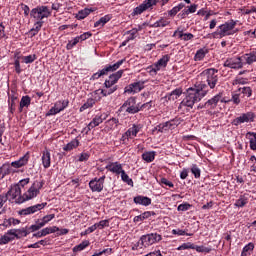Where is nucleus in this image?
<instances>
[{
  "label": "nucleus",
  "mask_w": 256,
  "mask_h": 256,
  "mask_svg": "<svg viewBox=\"0 0 256 256\" xmlns=\"http://www.w3.org/2000/svg\"><path fill=\"white\" fill-rule=\"evenodd\" d=\"M29 105H31V97H29L28 95L23 96L20 100L19 112L22 113L23 108L24 107H29Z\"/></svg>",
  "instance_id": "obj_35"
},
{
  "label": "nucleus",
  "mask_w": 256,
  "mask_h": 256,
  "mask_svg": "<svg viewBox=\"0 0 256 256\" xmlns=\"http://www.w3.org/2000/svg\"><path fill=\"white\" fill-rule=\"evenodd\" d=\"M28 229L31 233H35V231H39V229H43V224L41 223V221L38 220L36 224L31 225Z\"/></svg>",
  "instance_id": "obj_51"
},
{
  "label": "nucleus",
  "mask_w": 256,
  "mask_h": 256,
  "mask_svg": "<svg viewBox=\"0 0 256 256\" xmlns=\"http://www.w3.org/2000/svg\"><path fill=\"white\" fill-rule=\"evenodd\" d=\"M182 121H183L182 118L175 117L174 119H171L170 121L165 122L167 131H169V129H175V127H179Z\"/></svg>",
  "instance_id": "obj_26"
},
{
  "label": "nucleus",
  "mask_w": 256,
  "mask_h": 256,
  "mask_svg": "<svg viewBox=\"0 0 256 256\" xmlns=\"http://www.w3.org/2000/svg\"><path fill=\"white\" fill-rule=\"evenodd\" d=\"M117 89H118L117 85L105 87L104 89L101 90V95H103V97H109V95H113V93H115V91H117Z\"/></svg>",
  "instance_id": "obj_37"
},
{
  "label": "nucleus",
  "mask_w": 256,
  "mask_h": 256,
  "mask_svg": "<svg viewBox=\"0 0 256 256\" xmlns=\"http://www.w3.org/2000/svg\"><path fill=\"white\" fill-rule=\"evenodd\" d=\"M219 70L208 68L200 73L195 88H188L186 97L180 103V107L193 109L195 103H199L211 89L217 87L219 83Z\"/></svg>",
  "instance_id": "obj_1"
},
{
  "label": "nucleus",
  "mask_w": 256,
  "mask_h": 256,
  "mask_svg": "<svg viewBox=\"0 0 256 256\" xmlns=\"http://www.w3.org/2000/svg\"><path fill=\"white\" fill-rule=\"evenodd\" d=\"M79 145H80L79 139L75 138L71 142H69L66 146L63 147V151H73V149H77Z\"/></svg>",
  "instance_id": "obj_34"
},
{
  "label": "nucleus",
  "mask_w": 256,
  "mask_h": 256,
  "mask_svg": "<svg viewBox=\"0 0 256 256\" xmlns=\"http://www.w3.org/2000/svg\"><path fill=\"white\" fill-rule=\"evenodd\" d=\"M145 89V81H138L129 84V86L125 89V93H140Z\"/></svg>",
  "instance_id": "obj_16"
},
{
  "label": "nucleus",
  "mask_w": 256,
  "mask_h": 256,
  "mask_svg": "<svg viewBox=\"0 0 256 256\" xmlns=\"http://www.w3.org/2000/svg\"><path fill=\"white\" fill-rule=\"evenodd\" d=\"M103 75H107L104 68L102 70H99L98 72L94 73L91 76L90 80L91 81H96V79H100V77H103Z\"/></svg>",
  "instance_id": "obj_55"
},
{
  "label": "nucleus",
  "mask_w": 256,
  "mask_h": 256,
  "mask_svg": "<svg viewBox=\"0 0 256 256\" xmlns=\"http://www.w3.org/2000/svg\"><path fill=\"white\" fill-rule=\"evenodd\" d=\"M121 175V179L124 183H127V185H133V179H131L129 177V175H127V173L125 172V170L120 174Z\"/></svg>",
  "instance_id": "obj_52"
},
{
  "label": "nucleus",
  "mask_w": 256,
  "mask_h": 256,
  "mask_svg": "<svg viewBox=\"0 0 256 256\" xmlns=\"http://www.w3.org/2000/svg\"><path fill=\"white\" fill-rule=\"evenodd\" d=\"M29 159H31V153L26 152L18 160L13 161L11 163H9V162L4 163L0 167V181L5 179V177H7V175H11V173H17V171L13 170V169H21V167H25L26 165H28Z\"/></svg>",
  "instance_id": "obj_3"
},
{
  "label": "nucleus",
  "mask_w": 256,
  "mask_h": 256,
  "mask_svg": "<svg viewBox=\"0 0 256 256\" xmlns=\"http://www.w3.org/2000/svg\"><path fill=\"white\" fill-rule=\"evenodd\" d=\"M153 107V100H150L149 102H146L144 104H139V109L140 111H144V109H147L149 111V109H151Z\"/></svg>",
  "instance_id": "obj_59"
},
{
  "label": "nucleus",
  "mask_w": 256,
  "mask_h": 256,
  "mask_svg": "<svg viewBox=\"0 0 256 256\" xmlns=\"http://www.w3.org/2000/svg\"><path fill=\"white\" fill-rule=\"evenodd\" d=\"M29 231L26 228L16 229L15 239H22V237H27Z\"/></svg>",
  "instance_id": "obj_45"
},
{
  "label": "nucleus",
  "mask_w": 256,
  "mask_h": 256,
  "mask_svg": "<svg viewBox=\"0 0 256 256\" xmlns=\"http://www.w3.org/2000/svg\"><path fill=\"white\" fill-rule=\"evenodd\" d=\"M141 129H143V126L141 124H133L132 127H130L126 131V136L130 137V139H135V137H137L138 133L141 132Z\"/></svg>",
  "instance_id": "obj_20"
},
{
  "label": "nucleus",
  "mask_w": 256,
  "mask_h": 256,
  "mask_svg": "<svg viewBox=\"0 0 256 256\" xmlns=\"http://www.w3.org/2000/svg\"><path fill=\"white\" fill-rule=\"evenodd\" d=\"M194 251H197V253H211L212 249L211 247L206 246H198L194 244Z\"/></svg>",
  "instance_id": "obj_47"
},
{
  "label": "nucleus",
  "mask_w": 256,
  "mask_h": 256,
  "mask_svg": "<svg viewBox=\"0 0 256 256\" xmlns=\"http://www.w3.org/2000/svg\"><path fill=\"white\" fill-rule=\"evenodd\" d=\"M249 203V194H243L235 202V207H245Z\"/></svg>",
  "instance_id": "obj_32"
},
{
  "label": "nucleus",
  "mask_w": 256,
  "mask_h": 256,
  "mask_svg": "<svg viewBox=\"0 0 256 256\" xmlns=\"http://www.w3.org/2000/svg\"><path fill=\"white\" fill-rule=\"evenodd\" d=\"M156 213L154 211H146L138 216H135L133 219L134 223H140L141 221H145L146 219H149L151 216H155Z\"/></svg>",
  "instance_id": "obj_24"
},
{
  "label": "nucleus",
  "mask_w": 256,
  "mask_h": 256,
  "mask_svg": "<svg viewBox=\"0 0 256 256\" xmlns=\"http://www.w3.org/2000/svg\"><path fill=\"white\" fill-rule=\"evenodd\" d=\"M163 241V236L157 232H151L148 234H144L138 240L136 247L143 249V247H151V245H157V243H161Z\"/></svg>",
  "instance_id": "obj_5"
},
{
  "label": "nucleus",
  "mask_w": 256,
  "mask_h": 256,
  "mask_svg": "<svg viewBox=\"0 0 256 256\" xmlns=\"http://www.w3.org/2000/svg\"><path fill=\"white\" fill-rule=\"evenodd\" d=\"M45 207H47V202L29 206L27 208L20 210L19 215H23L24 217H27V215H33L34 213H37V211H41L42 209H45Z\"/></svg>",
  "instance_id": "obj_14"
},
{
  "label": "nucleus",
  "mask_w": 256,
  "mask_h": 256,
  "mask_svg": "<svg viewBox=\"0 0 256 256\" xmlns=\"http://www.w3.org/2000/svg\"><path fill=\"white\" fill-rule=\"evenodd\" d=\"M159 3V0H144L139 6L133 9L132 17L136 15H141L145 11H153L155 5Z\"/></svg>",
  "instance_id": "obj_9"
},
{
  "label": "nucleus",
  "mask_w": 256,
  "mask_h": 256,
  "mask_svg": "<svg viewBox=\"0 0 256 256\" xmlns=\"http://www.w3.org/2000/svg\"><path fill=\"white\" fill-rule=\"evenodd\" d=\"M57 113H61V109L57 107H52L47 113L46 117H51L52 115H57Z\"/></svg>",
  "instance_id": "obj_61"
},
{
  "label": "nucleus",
  "mask_w": 256,
  "mask_h": 256,
  "mask_svg": "<svg viewBox=\"0 0 256 256\" xmlns=\"http://www.w3.org/2000/svg\"><path fill=\"white\" fill-rule=\"evenodd\" d=\"M101 118H98V116H95L92 121L88 124V131H91L92 129H95V127H99L101 125Z\"/></svg>",
  "instance_id": "obj_42"
},
{
  "label": "nucleus",
  "mask_w": 256,
  "mask_h": 256,
  "mask_svg": "<svg viewBox=\"0 0 256 256\" xmlns=\"http://www.w3.org/2000/svg\"><path fill=\"white\" fill-rule=\"evenodd\" d=\"M95 224L97 229H105V227H109V220H102Z\"/></svg>",
  "instance_id": "obj_62"
},
{
  "label": "nucleus",
  "mask_w": 256,
  "mask_h": 256,
  "mask_svg": "<svg viewBox=\"0 0 256 256\" xmlns=\"http://www.w3.org/2000/svg\"><path fill=\"white\" fill-rule=\"evenodd\" d=\"M105 169L110 171V173H114V175H121L123 170V164L119 162H110L106 165Z\"/></svg>",
  "instance_id": "obj_17"
},
{
  "label": "nucleus",
  "mask_w": 256,
  "mask_h": 256,
  "mask_svg": "<svg viewBox=\"0 0 256 256\" xmlns=\"http://www.w3.org/2000/svg\"><path fill=\"white\" fill-rule=\"evenodd\" d=\"M159 183H161V185H166V187H170L171 189L175 187V184H173V182L169 181L167 178H161Z\"/></svg>",
  "instance_id": "obj_60"
},
{
  "label": "nucleus",
  "mask_w": 256,
  "mask_h": 256,
  "mask_svg": "<svg viewBox=\"0 0 256 256\" xmlns=\"http://www.w3.org/2000/svg\"><path fill=\"white\" fill-rule=\"evenodd\" d=\"M190 171H191L192 175H194L195 179H200L201 169L199 168V166L197 164H192Z\"/></svg>",
  "instance_id": "obj_44"
},
{
  "label": "nucleus",
  "mask_w": 256,
  "mask_h": 256,
  "mask_svg": "<svg viewBox=\"0 0 256 256\" xmlns=\"http://www.w3.org/2000/svg\"><path fill=\"white\" fill-rule=\"evenodd\" d=\"M219 103H227V98L223 97V93H218L204 104H199L198 109H208V111H213L217 108Z\"/></svg>",
  "instance_id": "obj_7"
},
{
  "label": "nucleus",
  "mask_w": 256,
  "mask_h": 256,
  "mask_svg": "<svg viewBox=\"0 0 256 256\" xmlns=\"http://www.w3.org/2000/svg\"><path fill=\"white\" fill-rule=\"evenodd\" d=\"M226 103H233L234 105H239L241 103L240 94H233L231 99H226Z\"/></svg>",
  "instance_id": "obj_50"
},
{
  "label": "nucleus",
  "mask_w": 256,
  "mask_h": 256,
  "mask_svg": "<svg viewBox=\"0 0 256 256\" xmlns=\"http://www.w3.org/2000/svg\"><path fill=\"white\" fill-rule=\"evenodd\" d=\"M94 11V8H85L83 10L78 11L76 17L79 21H82V19L89 17V15H91V13H93Z\"/></svg>",
  "instance_id": "obj_28"
},
{
  "label": "nucleus",
  "mask_w": 256,
  "mask_h": 256,
  "mask_svg": "<svg viewBox=\"0 0 256 256\" xmlns=\"http://www.w3.org/2000/svg\"><path fill=\"white\" fill-rule=\"evenodd\" d=\"M169 61H171V56L169 54L163 55L158 61V65L161 66L163 69L167 67Z\"/></svg>",
  "instance_id": "obj_40"
},
{
  "label": "nucleus",
  "mask_w": 256,
  "mask_h": 256,
  "mask_svg": "<svg viewBox=\"0 0 256 256\" xmlns=\"http://www.w3.org/2000/svg\"><path fill=\"white\" fill-rule=\"evenodd\" d=\"M126 35H129L127 38L128 41H133L134 39H137V30H134V28L132 30H128Z\"/></svg>",
  "instance_id": "obj_58"
},
{
  "label": "nucleus",
  "mask_w": 256,
  "mask_h": 256,
  "mask_svg": "<svg viewBox=\"0 0 256 256\" xmlns=\"http://www.w3.org/2000/svg\"><path fill=\"white\" fill-rule=\"evenodd\" d=\"M253 63H256V48H253L249 53L242 56H232L226 58L223 63V67L239 71V69H243L245 65H253Z\"/></svg>",
  "instance_id": "obj_2"
},
{
  "label": "nucleus",
  "mask_w": 256,
  "mask_h": 256,
  "mask_svg": "<svg viewBox=\"0 0 256 256\" xmlns=\"http://www.w3.org/2000/svg\"><path fill=\"white\" fill-rule=\"evenodd\" d=\"M112 19H113V15L107 14L101 17L98 21H96L94 23V27H105V25H107V23H109V21H111Z\"/></svg>",
  "instance_id": "obj_25"
},
{
  "label": "nucleus",
  "mask_w": 256,
  "mask_h": 256,
  "mask_svg": "<svg viewBox=\"0 0 256 256\" xmlns=\"http://www.w3.org/2000/svg\"><path fill=\"white\" fill-rule=\"evenodd\" d=\"M253 121H255V113L247 112L233 119L231 123L234 127H239V125H243V123H253Z\"/></svg>",
  "instance_id": "obj_11"
},
{
  "label": "nucleus",
  "mask_w": 256,
  "mask_h": 256,
  "mask_svg": "<svg viewBox=\"0 0 256 256\" xmlns=\"http://www.w3.org/2000/svg\"><path fill=\"white\" fill-rule=\"evenodd\" d=\"M171 23L167 18L161 17L158 21H156L154 24H152L150 27L157 29L159 27H167Z\"/></svg>",
  "instance_id": "obj_36"
},
{
  "label": "nucleus",
  "mask_w": 256,
  "mask_h": 256,
  "mask_svg": "<svg viewBox=\"0 0 256 256\" xmlns=\"http://www.w3.org/2000/svg\"><path fill=\"white\" fill-rule=\"evenodd\" d=\"M122 109H125L126 113H129L130 115H135L136 113H139L140 108L139 103L137 104V98H128L122 105Z\"/></svg>",
  "instance_id": "obj_10"
},
{
  "label": "nucleus",
  "mask_w": 256,
  "mask_h": 256,
  "mask_svg": "<svg viewBox=\"0 0 256 256\" xmlns=\"http://www.w3.org/2000/svg\"><path fill=\"white\" fill-rule=\"evenodd\" d=\"M14 240H15V237H11L7 234H4L0 238V245H7V243H11V241H14Z\"/></svg>",
  "instance_id": "obj_49"
},
{
  "label": "nucleus",
  "mask_w": 256,
  "mask_h": 256,
  "mask_svg": "<svg viewBox=\"0 0 256 256\" xmlns=\"http://www.w3.org/2000/svg\"><path fill=\"white\" fill-rule=\"evenodd\" d=\"M192 207H193V205H191L187 202H184V203L178 205L177 211H189V209H191Z\"/></svg>",
  "instance_id": "obj_56"
},
{
  "label": "nucleus",
  "mask_w": 256,
  "mask_h": 256,
  "mask_svg": "<svg viewBox=\"0 0 256 256\" xmlns=\"http://www.w3.org/2000/svg\"><path fill=\"white\" fill-rule=\"evenodd\" d=\"M12 94H8L9 100H8V109L11 113V115H13L15 113V107L17 105V100L19 99V97L16 96L15 91H11Z\"/></svg>",
  "instance_id": "obj_19"
},
{
  "label": "nucleus",
  "mask_w": 256,
  "mask_h": 256,
  "mask_svg": "<svg viewBox=\"0 0 256 256\" xmlns=\"http://www.w3.org/2000/svg\"><path fill=\"white\" fill-rule=\"evenodd\" d=\"M247 139H249L250 149L252 151H256V133L255 132H247Z\"/></svg>",
  "instance_id": "obj_33"
},
{
  "label": "nucleus",
  "mask_w": 256,
  "mask_h": 256,
  "mask_svg": "<svg viewBox=\"0 0 256 256\" xmlns=\"http://www.w3.org/2000/svg\"><path fill=\"white\" fill-rule=\"evenodd\" d=\"M123 73H125V70H119L112 75L108 77V79L105 80L104 82V87H113L119 81L121 77H123Z\"/></svg>",
  "instance_id": "obj_15"
},
{
  "label": "nucleus",
  "mask_w": 256,
  "mask_h": 256,
  "mask_svg": "<svg viewBox=\"0 0 256 256\" xmlns=\"http://www.w3.org/2000/svg\"><path fill=\"white\" fill-rule=\"evenodd\" d=\"M105 185V176L94 178L89 182V187L93 193H101Z\"/></svg>",
  "instance_id": "obj_13"
},
{
  "label": "nucleus",
  "mask_w": 256,
  "mask_h": 256,
  "mask_svg": "<svg viewBox=\"0 0 256 256\" xmlns=\"http://www.w3.org/2000/svg\"><path fill=\"white\" fill-rule=\"evenodd\" d=\"M92 33L91 32H84L82 35L77 36L79 41H87V39H89V37H92Z\"/></svg>",
  "instance_id": "obj_63"
},
{
  "label": "nucleus",
  "mask_w": 256,
  "mask_h": 256,
  "mask_svg": "<svg viewBox=\"0 0 256 256\" xmlns=\"http://www.w3.org/2000/svg\"><path fill=\"white\" fill-rule=\"evenodd\" d=\"M207 53H209V48H207V47H203V48L197 50V52L194 56V60L195 61H203V59H205V55H207Z\"/></svg>",
  "instance_id": "obj_29"
},
{
  "label": "nucleus",
  "mask_w": 256,
  "mask_h": 256,
  "mask_svg": "<svg viewBox=\"0 0 256 256\" xmlns=\"http://www.w3.org/2000/svg\"><path fill=\"white\" fill-rule=\"evenodd\" d=\"M184 7L185 5L183 3H180L179 5L173 7L171 10L168 11L169 17H175V15H177V13H179V11H181V9H183Z\"/></svg>",
  "instance_id": "obj_43"
},
{
  "label": "nucleus",
  "mask_w": 256,
  "mask_h": 256,
  "mask_svg": "<svg viewBox=\"0 0 256 256\" xmlns=\"http://www.w3.org/2000/svg\"><path fill=\"white\" fill-rule=\"evenodd\" d=\"M180 95H183V90L181 88H176L166 95V99H168V101H175Z\"/></svg>",
  "instance_id": "obj_31"
},
{
  "label": "nucleus",
  "mask_w": 256,
  "mask_h": 256,
  "mask_svg": "<svg viewBox=\"0 0 256 256\" xmlns=\"http://www.w3.org/2000/svg\"><path fill=\"white\" fill-rule=\"evenodd\" d=\"M237 26V21L230 20L221 24L215 32L212 33L213 39H223V37H229L230 35H235V27Z\"/></svg>",
  "instance_id": "obj_4"
},
{
  "label": "nucleus",
  "mask_w": 256,
  "mask_h": 256,
  "mask_svg": "<svg viewBox=\"0 0 256 256\" xmlns=\"http://www.w3.org/2000/svg\"><path fill=\"white\" fill-rule=\"evenodd\" d=\"M59 231V227H46L41 230L42 236L47 237V235H51V233H57Z\"/></svg>",
  "instance_id": "obj_41"
},
{
  "label": "nucleus",
  "mask_w": 256,
  "mask_h": 256,
  "mask_svg": "<svg viewBox=\"0 0 256 256\" xmlns=\"http://www.w3.org/2000/svg\"><path fill=\"white\" fill-rule=\"evenodd\" d=\"M41 189H43V181L36 180L27 192L23 194V197L18 199V203H25V201H30V199H35L39 195Z\"/></svg>",
  "instance_id": "obj_6"
},
{
  "label": "nucleus",
  "mask_w": 256,
  "mask_h": 256,
  "mask_svg": "<svg viewBox=\"0 0 256 256\" xmlns=\"http://www.w3.org/2000/svg\"><path fill=\"white\" fill-rule=\"evenodd\" d=\"M254 249H255V244L253 242H249L247 245L243 247L240 256H249L253 253Z\"/></svg>",
  "instance_id": "obj_30"
},
{
  "label": "nucleus",
  "mask_w": 256,
  "mask_h": 256,
  "mask_svg": "<svg viewBox=\"0 0 256 256\" xmlns=\"http://www.w3.org/2000/svg\"><path fill=\"white\" fill-rule=\"evenodd\" d=\"M42 165L44 169H49L51 167V152L47 148L42 152Z\"/></svg>",
  "instance_id": "obj_22"
},
{
  "label": "nucleus",
  "mask_w": 256,
  "mask_h": 256,
  "mask_svg": "<svg viewBox=\"0 0 256 256\" xmlns=\"http://www.w3.org/2000/svg\"><path fill=\"white\" fill-rule=\"evenodd\" d=\"M238 91L243 95V97H247V99L253 95V89L249 86L240 87L238 88Z\"/></svg>",
  "instance_id": "obj_38"
},
{
  "label": "nucleus",
  "mask_w": 256,
  "mask_h": 256,
  "mask_svg": "<svg viewBox=\"0 0 256 256\" xmlns=\"http://www.w3.org/2000/svg\"><path fill=\"white\" fill-rule=\"evenodd\" d=\"M4 196L7 197V201H15L19 205H21L22 202H19V198L23 197L21 196V188L19 185H14L10 188V190L4 194Z\"/></svg>",
  "instance_id": "obj_12"
},
{
  "label": "nucleus",
  "mask_w": 256,
  "mask_h": 256,
  "mask_svg": "<svg viewBox=\"0 0 256 256\" xmlns=\"http://www.w3.org/2000/svg\"><path fill=\"white\" fill-rule=\"evenodd\" d=\"M133 202L136 205H142L143 207H149V205H151V203H152V200H151V198H149L147 196L138 195L133 198Z\"/></svg>",
  "instance_id": "obj_18"
},
{
  "label": "nucleus",
  "mask_w": 256,
  "mask_h": 256,
  "mask_svg": "<svg viewBox=\"0 0 256 256\" xmlns=\"http://www.w3.org/2000/svg\"><path fill=\"white\" fill-rule=\"evenodd\" d=\"M89 245V241L87 240H84L82 243L76 245L74 248H73V252L74 253H79V251H83L85 249H87V246Z\"/></svg>",
  "instance_id": "obj_46"
},
{
  "label": "nucleus",
  "mask_w": 256,
  "mask_h": 256,
  "mask_svg": "<svg viewBox=\"0 0 256 256\" xmlns=\"http://www.w3.org/2000/svg\"><path fill=\"white\" fill-rule=\"evenodd\" d=\"M125 61H127V59H122V60H119L118 62H116L115 64L111 65H107L105 68H104V71L106 73V75H108L109 73L113 72V71H117V69H119V67H121V65H123V63H125Z\"/></svg>",
  "instance_id": "obj_23"
},
{
  "label": "nucleus",
  "mask_w": 256,
  "mask_h": 256,
  "mask_svg": "<svg viewBox=\"0 0 256 256\" xmlns=\"http://www.w3.org/2000/svg\"><path fill=\"white\" fill-rule=\"evenodd\" d=\"M51 15V10L49 6H37L30 11V17L36 19L37 21H43V19L49 18Z\"/></svg>",
  "instance_id": "obj_8"
},
{
  "label": "nucleus",
  "mask_w": 256,
  "mask_h": 256,
  "mask_svg": "<svg viewBox=\"0 0 256 256\" xmlns=\"http://www.w3.org/2000/svg\"><path fill=\"white\" fill-rule=\"evenodd\" d=\"M89 157H91V155L87 152H82L78 158V161L83 162V161H89Z\"/></svg>",
  "instance_id": "obj_64"
},
{
  "label": "nucleus",
  "mask_w": 256,
  "mask_h": 256,
  "mask_svg": "<svg viewBox=\"0 0 256 256\" xmlns=\"http://www.w3.org/2000/svg\"><path fill=\"white\" fill-rule=\"evenodd\" d=\"M23 63H26V65H29V63H34L37 61V56L35 54L28 55V56H22Z\"/></svg>",
  "instance_id": "obj_48"
},
{
  "label": "nucleus",
  "mask_w": 256,
  "mask_h": 256,
  "mask_svg": "<svg viewBox=\"0 0 256 256\" xmlns=\"http://www.w3.org/2000/svg\"><path fill=\"white\" fill-rule=\"evenodd\" d=\"M155 131H158L159 133H163V131H167V125L165 124V122L164 123H160L159 125L154 127L152 132L155 133Z\"/></svg>",
  "instance_id": "obj_57"
},
{
  "label": "nucleus",
  "mask_w": 256,
  "mask_h": 256,
  "mask_svg": "<svg viewBox=\"0 0 256 256\" xmlns=\"http://www.w3.org/2000/svg\"><path fill=\"white\" fill-rule=\"evenodd\" d=\"M54 217H55V214H48L41 219L40 223H42V226L45 227L47 223H49L50 221H53Z\"/></svg>",
  "instance_id": "obj_53"
},
{
  "label": "nucleus",
  "mask_w": 256,
  "mask_h": 256,
  "mask_svg": "<svg viewBox=\"0 0 256 256\" xmlns=\"http://www.w3.org/2000/svg\"><path fill=\"white\" fill-rule=\"evenodd\" d=\"M173 37H178L181 41H191L195 37L192 33H183V30H176Z\"/></svg>",
  "instance_id": "obj_21"
},
{
  "label": "nucleus",
  "mask_w": 256,
  "mask_h": 256,
  "mask_svg": "<svg viewBox=\"0 0 256 256\" xmlns=\"http://www.w3.org/2000/svg\"><path fill=\"white\" fill-rule=\"evenodd\" d=\"M156 156H157V152H155V151H146L142 154V159L146 163H153L155 161Z\"/></svg>",
  "instance_id": "obj_27"
},
{
  "label": "nucleus",
  "mask_w": 256,
  "mask_h": 256,
  "mask_svg": "<svg viewBox=\"0 0 256 256\" xmlns=\"http://www.w3.org/2000/svg\"><path fill=\"white\" fill-rule=\"evenodd\" d=\"M79 38L76 36L73 40L68 41L67 45H66V49L67 51H71V49H73V47H75V45H77V43H79Z\"/></svg>",
  "instance_id": "obj_54"
},
{
  "label": "nucleus",
  "mask_w": 256,
  "mask_h": 256,
  "mask_svg": "<svg viewBox=\"0 0 256 256\" xmlns=\"http://www.w3.org/2000/svg\"><path fill=\"white\" fill-rule=\"evenodd\" d=\"M96 101L93 98H88L86 103H84L81 107H80V113H83V111L87 110V109H91V107H93V105H95Z\"/></svg>",
  "instance_id": "obj_39"
}]
</instances>
